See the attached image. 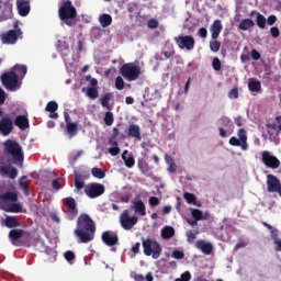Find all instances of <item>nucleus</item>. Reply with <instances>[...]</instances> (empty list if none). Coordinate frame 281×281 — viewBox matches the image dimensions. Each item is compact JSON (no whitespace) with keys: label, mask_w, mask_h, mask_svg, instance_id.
Here are the masks:
<instances>
[{"label":"nucleus","mask_w":281,"mask_h":281,"mask_svg":"<svg viewBox=\"0 0 281 281\" xmlns=\"http://www.w3.org/2000/svg\"><path fill=\"white\" fill-rule=\"evenodd\" d=\"M23 38L22 30H9L0 34L2 45H16Z\"/></svg>","instance_id":"8"},{"label":"nucleus","mask_w":281,"mask_h":281,"mask_svg":"<svg viewBox=\"0 0 281 281\" xmlns=\"http://www.w3.org/2000/svg\"><path fill=\"white\" fill-rule=\"evenodd\" d=\"M159 203H161L159 201V198H157V196H150L149 198V205H150V207H157V205H159Z\"/></svg>","instance_id":"55"},{"label":"nucleus","mask_w":281,"mask_h":281,"mask_svg":"<svg viewBox=\"0 0 281 281\" xmlns=\"http://www.w3.org/2000/svg\"><path fill=\"white\" fill-rule=\"evenodd\" d=\"M228 98L231 100H236L238 99V88H233L229 92H228Z\"/></svg>","instance_id":"54"},{"label":"nucleus","mask_w":281,"mask_h":281,"mask_svg":"<svg viewBox=\"0 0 281 281\" xmlns=\"http://www.w3.org/2000/svg\"><path fill=\"white\" fill-rule=\"evenodd\" d=\"M14 124L20 128V131H25V128H30V120L26 115H18L14 119Z\"/></svg>","instance_id":"24"},{"label":"nucleus","mask_w":281,"mask_h":281,"mask_svg":"<svg viewBox=\"0 0 281 281\" xmlns=\"http://www.w3.org/2000/svg\"><path fill=\"white\" fill-rule=\"evenodd\" d=\"M180 278L182 279V281H189L192 280V274H190L189 271H186L184 273L181 274Z\"/></svg>","instance_id":"61"},{"label":"nucleus","mask_w":281,"mask_h":281,"mask_svg":"<svg viewBox=\"0 0 281 281\" xmlns=\"http://www.w3.org/2000/svg\"><path fill=\"white\" fill-rule=\"evenodd\" d=\"M137 167L139 168L140 172L143 175H148V171L150 170V167L148 166V162L144 158L138 159Z\"/></svg>","instance_id":"39"},{"label":"nucleus","mask_w":281,"mask_h":281,"mask_svg":"<svg viewBox=\"0 0 281 281\" xmlns=\"http://www.w3.org/2000/svg\"><path fill=\"white\" fill-rule=\"evenodd\" d=\"M270 34L273 38H278V36H280V29H278L277 26H272L270 29Z\"/></svg>","instance_id":"56"},{"label":"nucleus","mask_w":281,"mask_h":281,"mask_svg":"<svg viewBox=\"0 0 281 281\" xmlns=\"http://www.w3.org/2000/svg\"><path fill=\"white\" fill-rule=\"evenodd\" d=\"M0 175L3 177H9L10 179H14L15 177H19V169L11 167L10 165L1 166Z\"/></svg>","instance_id":"20"},{"label":"nucleus","mask_w":281,"mask_h":281,"mask_svg":"<svg viewBox=\"0 0 281 281\" xmlns=\"http://www.w3.org/2000/svg\"><path fill=\"white\" fill-rule=\"evenodd\" d=\"M4 210L11 212V214H21L23 212V204L13 202Z\"/></svg>","instance_id":"34"},{"label":"nucleus","mask_w":281,"mask_h":281,"mask_svg":"<svg viewBox=\"0 0 281 281\" xmlns=\"http://www.w3.org/2000/svg\"><path fill=\"white\" fill-rule=\"evenodd\" d=\"M126 155H128V150H124L122 154L124 165L126 166V168H133V166H135V157H133V155L126 157Z\"/></svg>","instance_id":"31"},{"label":"nucleus","mask_w":281,"mask_h":281,"mask_svg":"<svg viewBox=\"0 0 281 281\" xmlns=\"http://www.w3.org/2000/svg\"><path fill=\"white\" fill-rule=\"evenodd\" d=\"M45 111H47L48 113H54L58 111V103L56 101H49L46 104Z\"/></svg>","instance_id":"44"},{"label":"nucleus","mask_w":281,"mask_h":281,"mask_svg":"<svg viewBox=\"0 0 281 281\" xmlns=\"http://www.w3.org/2000/svg\"><path fill=\"white\" fill-rule=\"evenodd\" d=\"M14 131V123L10 115H5L0 120V133L1 135L8 136Z\"/></svg>","instance_id":"17"},{"label":"nucleus","mask_w":281,"mask_h":281,"mask_svg":"<svg viewBox=\"0 0 281 281\" xmlns=\"http://www.w3.org/2000/svg\"><path fill=\"white\" fill-rule=\"evenodd\" d=\"M13 71H14V74H16L18 80H19V78H25V74H27V66L16 64L13 67Z\"/></svg>","instance_id":"33"},{"label":"nucleus","mask_w":281,"mask_h":281,"mask_svg":"<svg viewBox=\"0 0 281 281\" xmlns=\"http://www.w3.org/2000/svg\"><path fill=\"white\" fill-rule=\"evenodd\" d=\"M14 14L12 13V4L10 0H0V23L9 21Z\"/></svg>","instance_id":"13"},{"label":"nucleus","mask_w":281,"mask_h":281,"mask_svg":"<svg viewBox=\"0 0 281 281\" xmlns=\"http://www.w3.org/2000/svg\"><path fill=\"white\" fill-rule=\"evenodd\" d=\"M75 188L77 192H80L85 188V179H82V175L75 172Z\"/></svg>","instance_id":"36"},{"label":"nucleus","mask_w":281,"mask_h":281,"mask_svg":"<svg viewBox=\"0 0 281 281\" xmlns=\"http://www.w3.org/2000/svg\"><path fill=\"white\" fill-rule=\"evenodd\" d=\"M139 222V217L136 215L131 216V211L124 210L120 215V225L125 232H131L135 224Z\"/></svg>","instance_id":"9"},{"label":"nucleus","mask_w":281,"mask_h":281,"mask_svg":"<svg viewBox=\"0 0 281 281\" xmlns=\"http://www.w3.org/2000/svg\"><path fill=\"white\" fill-rule=\"evenodd\" d=\"M74 234L78 238V243L83 245L91 243L95 238V222L87 213L79 215Z\"/></svg>","instance_id":"1"},{"label":"nucleus","mask_w":281,"mask_h":281,"mask_svg":"<svg viewBox=\"0 0 281 281\" xmlns=\"http://www.w3.org/2000/svg\"><path fill=\"white\" fill-rule=\"evenodd\" d=\"M254 14L257 16L256 23H257L258 27L260 30H265V27L267 26V18H265V15H262L258 11L250 12V16H254Z\"/></svg>","instance_id":"25"},{"label":"nucleus","mask_w":281,"mask_h":281,"mask_svg":"<svg viewBox=\"0 0 281 281\" xmlns=\"http://www.w3.org/2000/svg\"><path fill=\"white\" fill-rule=\"evenodd\" d=\"M115 89H117L119 91H122V89H124V79H122L121 76L116 77L115 79Z\"/></svg>","instance_id":"49"},{"label":"nucleus","mask_w":281,"mask_h":281,"mask_svg":"<svg viewBox=\"0 0 281 281\" xmlns=\"http://www.w3.org/2000/svg\"><path fill=\"white\" fill-rule=\"evenodd\" d=\"M172 257L176 258V260H183V258H186V254L181 250H173Z\"/></svg>","instance_id":"51"},{"label":"nucleus","mask_w":281,"mask_h":281,"mask_svg":"<svg viewBox=\"0 0 281 281\" xmlns=\"http://www.w3.org/2000/svg\"><path fill=\"white\" fill-rule=\"evenodd\" d=\"M147 27L149 30H157L159 27V21L157 19H149L147 21Z\"/></svg>","instance_id":"48"},{"label":"nucleus","mask_w":281,"mask_h":281,"mask_svg":"<svg viewBox=\"0 0 281 281\" xmlns=\"http://www.w3.org/2000/svg\"><path fill=\"white\" fill-rule=\"evenodd\" d=\"M1 82L8 91H16V89H21V83H19V75L14 72V70L4 72L1 75Z\"/></svg>","instance_id":"7"},{"label":"nucleus","mask_w":281,"mask_h":281,"mask_svg":"<svg viewBox=\"0 0 281 281\" xmlns=\"http://www.w3.org/2000/svg\"><path fill=\"white\" fill-rule=\"evenodd\" d=\"M19 186L21 190H23V193L27 196V194H30V182H27V176H22L19 179Z\"/></svg>","instance_id":"32"},{"label":"nucleus","mask_w":281,"mask_h":281,"mask_svg":"<svg viewBox=\"0 0 281 281\" xmlns=\"http://www.w3.org/2000/svg\"><path fill=\"white\" fill-rule=\"evenodd\" d=\"M66 130L69 137H76V135H78V123H68Z\"/></svg>","instance_id":"40"},{"label":"nucleus","mask_w":281,"mask_h":281,"mask_svg":"<svg viewBox=\"0 0 281 281\" xmlns=\"http://www.w3.org/2000/svg\"><path fill=\"white\" fill-rule=\"evenodd\" d=\"M240 139H238L236 136H232L229 138L228 144H231V146H240Z\"/></svg>","instance_id":"57"},{"label":"nucleus","mask_w":281,"mask_h":281,"mask_svg":"<svg viewBox=\"0 0 281 281\" xmlns=\"http://www.w3.org/2000/svg\"><path fill=\"white\" fill-rule=\"evenodd\" d=\"M101 240L108 247H115V245H117V243H120V236H117V233H115V232L105 231L101 235Z\"/></svg>","instance_id":"16"},{"label":"nucleus","mask_w":281,"mask_h":281,"mask_svg":"<svg viewBox=\"0 0 281 281\" xmlns=\"http://www.w3.org/2000/svg\"><path fill=\"white\" fill-rule=\"evenodd\" d=\"M175 236V228L172 226H165L161 229V238L168 240V238H172Z\"/></svg>","instance_id":"37"},{"label":"nucleus","mask_w":281,"mask_h":281,"mask_svg":"<svg viewBox=\"0 0 281 281\" xmlns=\"http://www.w3.org/2000/svg\"><path fill=\"white\" fill-rule=\"evenodd\" d=\"M183 198L186 199L189 205H195L196 207H201V203L196 201V195L193 193L184 192Z\"/></svg>","instance_id":"35"},{"label":"nucleus","mask_w":281,"mask_h":281,"mask_svg":"<svg viewBox=\"0 0 281 281\" xmlns=\"http://www.w3.org/2000/svg\"><path fill=\"white\" fill-rule=\"evenodd\" d=\"M127 137H133L136 142H142V130L137 124H131L127 130Z\"/></svg>","instance_id":"21"},{"label":"nucleus","mask_w":281,"mask_h":281,"mask_svg":"<svg viewBox=\"0 0 281 281\" xmlns=\"http://www.w3.org/2000/svg\"><path fill=\"white\" fill-rule=\"evenodd\" d=\"M261 161L267 166V168H271L272 170L280 168V160L269 151H262Z\"/></svg>","instance_id":"14"},{"label":"nucleus","mask_w":281,"mask_h":281,"mask_svg":"<svg viewBox=\"0 0 281 281\" xmlns=\"http://www.w3.org/2000/svg\"><path fill=\"white\" fill-rule=\"evenodd\" d=\"M212 67L215 71H221V59H218V57L213 59Z\"/></svg>","instance_id":"52"},{"label":"nucleus","mask_w":281,"mask_h":281,"mask_svg":"<svg viewBox=\"0 0 281 281\" xmlns=\"http://www.w3.org/2000/svg\"><path fill=\"white\" fill-rule=\"evenodd\" d=\"M58 16L60 21H63L69 27H71V25H76L74 19L78 16V11L76 10V7H74V4L71 3V0H64L61 2V5L58 10Z\"/></svg>","instance_id":"3"},{"label":"nucleus","mask_w":281,"mask_h":281,"mask_svg":"<svg viewBox=\"0 0 281 281\" xmlns=\"http://www.w3.org/2000/svg\"><path fill=\"white\" fill-rule=\"evenodd\" d=\"M16 201H19L18 192L8 191L0 194V210H5L8 207V203H16Z\"/></svg>","instance_id":"15"},{"label":"nucleus","mask_w":281,"mask_h":281,"mask_svg":"<svg viewBox=\"0 0 281 281\" xmlns=\"http://www.w3.org/2000/svg\"><path fill=\"white\" fill-rule=\"evenodd\" d=\"M220 124L221 126H223L224 128H232V119L227 117V116H222L220 119Z\"/></svg>","instance_id":"45"},{"label":"nucleus","mask_w":281,"mask_h":281,"mask_svg":"<svg viewBox=\"0 0 281 281\" xmlns=\"http://www.w3.org/2000/svg\"><path fill=\"white\" fill-rule=\"evenodd\" d=\"M86 95H88L90 100H97V98H100V92L98 88H88Z\"/></svg>","instance_id":"42"},{"label":"nucleus","mask_w":281,"mask_h":281,"mask_svg":"<svg viewBox=\"0 0 281 281\" xmlns=\"http://www.w3.org/2000/svg\"><path fill=\"white\" fill-rule=\"evenodd\" d=\"M113 100V93L112 92H106L102 98H101V106L103 109H106L108 111H111L112 106L109 104V101Z\"/></svg>","instance_id":"30"},{"label":"nucleus","mask_w":281,"mask_h":281,"mask_svg":"<svg viewBox=\"0 0 281 281\" xmlns=\"http://www.w3.org/2000/svg\"><path fill=\"white\" fill-rule=\"evenodd\" d=\"M195 247L202 251V254H205V256H210L212 251H214V246H212L211 243H207L203 239H200L195 243Z\"/></svg>","instance_id":"19"},{"label":"nucleus","mask_w":281,"mask_h":281,"mask_svg":"<svg viewBox=\"0 0 281 281\" xmlns=\"http://www.w3.org/2000/svg\"><path fill=\"white\" fill-rule=\"evenodd\" d=\"M99 23L101 27H109L113 23V18L109 13H103L99 16Z\"/></svg>","instance_id":"29"},{"label":"nucleus","mask_w":281,"mask_h":281,"mask_svg":"<svg viewBox=\"0 0 281 281\" xmlns=\"http://www.w3.org/2000/svg\"><path fill=\"white\" fill-rule=\"evenodd\" d=\"M276 21H278V18L276 15H269L266 22L268 23V25H273Z\"/></svg>","instance_id":"62"},{"label":"nucleus","mask_w":281,"mask_h":281,"mask_svg":"<svg viewBox=\"0 0 281 281\" xmlns=\"http://www.w3.org/2000/svg\"><path fill=\"white\" fill-rule=\"evenodd\" d=\"M104 184L92 182L85 187V194L89 196V199H98V196H102L105 192Z\"/></svg>","instance_id":"10"},{"label":"nucleus","mask_w":281,"mask_h":281,"mask_svg":"<svg viewBox=\"0 0 281 281\" xmlns=\"http://www.w3.org/2000/svg\"><path fill=\"white\" fill-rule=\"evenodd\" d=\"M91 175L92 177H94V179H104L106 177V173L104 172V170L94 167L91 169Z\"/></svg>","instance_id":"41"},{"label":"nucleus","mask_w":281,"mask_h":281,"mask_svg":"<svg viewBox=\"0 0 281 281\" xmlns=\"http://www.w3.org/2000/svg\"><path fill=\"white\" fill-rule=\"evenodd\" d=\"M191 216L194 221H207V215H203V211L199 209H191Z\"/></svg>","instance_id":"38"},{"label":"nucleus","mask_w":281,"mask_h":281,"mask_svg":"<svg viewBox=\"0 0 281 281\" xmlns=\"http://www.w3.org/2000/svg\"><path fill=\"white\" fill-rule=\"evenodd\" d=\"M139 247H142V244L139 241H137L133 247H132V251L134 254H139Z\"/></svg>","instance_id":"64"},{"label":"nucleus","mask_w":281,"mask_h":281,"mask_svg":"<svg viewBox=\"0 0 281 281\" xmlns=\"http://www.w3.org/2000/svg\"><path fill=\"white\" fill-rule=\"evenodd\" d=\"M4 225L9 229H14L15 227H21V222L14 216H7L4 220Z\"/></svg>","instance_id":"28"},{"label":"nucleus","mask_w":281,"mask_h":281,"mask_svg":"<svg viewBox=\"0 0 281 281\" xmlns=\"http://www.w3.org/2000/svg\"><path fill=\"white\" fill-rule=\"evenodd\" d=\"M198 36H200V38H207V29L201 27L198 31Z\"/></svg>","instance_id":"59"},{"label":"nucleus","mask_w":281,"mask_h":281,"mask_svg":"<svg viewBox=\"0 0 281 281\" xmlns=\"http://www.w3.org/2000/svg\"><path fill=\"white\" fill-rule=\"evenodd\" d=\"M175 43L178 45L179 49H187V52H192L194 49V37L192 35H178L175 37Z\"/></svg>","instance_id":"11"},{"label":"nucleus","mask_w":281,"mask_h":281,"mask_svg":"<svg viewBox=\"0 0 281 281\" xmlns=\"http://www.w3.org/2000/svg\"><path fill=\"white\" fill-rule=\"evenodd\" d=\"M143 251L145 256H151L157 260L161 256V244L150 238H142Z\"/></svg>","instance_id":"5"},{"label":"nucleus","mask_w":281,"mask_h":281,"mask_svg":"<svg viewBox=\"0 0 281 281\" xmlns=\"http://www.w3.org/2000/svg\"><path fill=\"white\" fill-rule=\"evenodd\" d=\"M65 260H67V262H71V260H76V254L71 250H68L64 254Z\"/></svg>","instance_id":"50"},{"label":"nucleus","mask_w":281,"mask_h":281,"mask_svg":"<svg viewBox=\"0 0 281 281\" xmlns=\"http://www.w3.org/2000/svg\"><path fill=\"white\" fill-rule=\"evenodd\" d=\"M9 240L14 247H32V233L21 228H12L9 232Z\"/></svg>","instance_id":"2"},{"label":"nucleus","mask_w":281,"mask_h":281,"mask_svg":"<svg viewBox=\"0 0 281 281\" xmlns=\"http://www.w3.org/2000/svg\"><path fill=\"white\" fill-rule=\"evenodd\" d=\"M18 13L20 16H27L30 14V0H16Z\"/></svg>","instance_id":"18"},{"label":"nucleus","mask_w":281,"mask_h":281,"mask_svg":"<svg viewBox=\"0 0 281 281\" xmlns=\"http://www.w3.org/2000/svg\"><path fill=\"white\" fill-rule=\"evenodd\" d=\"M108 153H110L112 157H117V154L120 153V147H110L108 149Z\"/></svg>","instance_id":"58"},{"label":"nucleus","mask_w":281,"mask_h":281,"mask_svg":"<svg viewBox=\"0 0 281 281\" xmlns=\"http://www.w3.org/2000/svg\"><path fill=\"white\" fill-rule=\"evenodd\" d=\"M167 170L170 175H175V172H177V164L171 162Z\"/></svg>","instance_id":"60"},{"label":"nucleus","mask_w":281,"mask_h":281,"mask_svg":"<svg viewBox=\"0 0 281 281\" xmlns=\"http://www.w3.org/2000/svg\"><path fill=\"white\" fill-rule=\"evenodd\" d=\"M248 89L249 91L258 93L259 91H262V83L258 79L251 78L248 81Z\"/></svg>","instance_id":"26"},{"label":"nucleus","mask_w":281,"mask_h":281,"mask_svg":"<svg viewBox=\"0 0 281 281\" xmlns=\"http://www.w3.org/2000/svg\"><path fill=\"white\" fill-rule=\"evenodd\" d=\"M237 135L240 142H247V131H245V128H240Z\"/></svg>","instance_id":"53"},{"label":"nucleus","mask_w":281,"mask_h":281,"mask_svg":"<svg viewBox=\"0 0 281 281\" xmlns=\"http://www.w3.org/2000/svg\"><path fill=\"white\" fill-rule=\"evenodd\" d=\"M103 122L105 126H113V122H115V119L113 117V114L111 111L105 112Z\"/></svg>","instance_id":"43"},{"label":"nucleus","mask_w":281,"mask_h":281,"mask_svg":"<svg viewBox=\"0 0 281 281\" xmlns=\"http://www.w3.org/2000/svg\"><path fill=\"white\" fill-rule=\"evenodd\" d=\"M256 25V22L251 19H244L239 22L238 29L241 30V32H247V30H251Z\"/></svg>","instance_id":"27"},{"label":"nucleus","mask_w":281,"mask_h":281,"mask_svg":"<svg viewBox=\"0 0 281 281\" xmlns=\"http://www.w3.org/2000/svg\"><path fill=\"white\" fill-rule=\"evenodd\" d=\"M120 74L127 82H133L139 78L142 68L133 63H127L120 68Z\"/></svg>","instance_id":"6"},{"label":"nucleus","mask_w":281,"mask_h":281,"mask_svg":"<svg viewBox=\"0 0 281 281\" xmlns=\"http://www.w3.org/2000/svg\"><path fill=\"white\" fill-rule=\"evenodd\" d=\"M210 49L211 52H214L216 54V52H218L221 49V42L214 40L210 42Z\"/></svg>","instance_id":"47"},{"label":"nucleus","mask_w":281,"mask_h":281,"mask_svg":"<svg viewBox=\"0 0 281 281\" xmlns=\"http://www.w3.org/2000/svg\"><path fill=\"white\" fill-rule=\"evenodd\" d=\"M251 58L252 60H260V53L256 49L251 50Z\"/></svg>","instance_id":"63"},{"label":"nucleus","mask_w":281,"mask_h":281,"mask_svg":"<svg viewBox=\"0 0 281 281\" xmlns=\"http://www.w3.org/2000/svg\"><path fill=\"white\" fill-rule=\"evenodd\" d=\"M221 32H223V24L221 20H215L211 25V38L216 41V38H218L221 35Z\"/></svg>","instance_id":"23"},{"label":"nucleus","mask_w":281,"mask_h":281,"mask_svg":"<svg viewBox=\"0 0 281 281\" xmlns=\"http://www.w3.org/2000/svg\"><path fill=\"white\" fill-rule=\"evenodd\" d=\"M196 234H199V231H188L187 232L188 243H194V240H196Z\"/></svg>","instance_id":"46"},{"label":"nucleus","mask_w":281,"mask_h":281,"mask_svg":"<svg viewBox=\"0 0 281 281\" xmlns=\"http://www.w3.org/2000/svg\"><path fill=\"white\" fill-rule=\"evenodd\" d=\"M64 205H66L67 210H64L68 221H74L76 216H78V206L76 204V200L71 196L64 199Z\"/></svg>","instance_id":"12"},{"label":"nucleus","mask_w":281,"mask_h":281,"mask_svg":"<svg viewBox=\"0 0 281 281\" xmlns=\"http://www.w3.org/2000/svg\"><path fill=\"white\" fill-rule=\"evenodd\" d=\"M4 154L11 155L13 159V164L16 166H23V161H25V156L23 155V147L16 140H7L4 143Z\"/></svg>","instance_id":"4"},{"label":"nucleus","mask_w":281,"mask_h":281,"mask_svg":"<svg viewBox=\"0 0 281 281\" xmlns=\"http://www.w3.org/2000/svg\"><path fill=\"white\" fill-rule=\"evenodd\" d=\"M131 210H134L135 214L139 216H146V204L142 200H135L131 205Z\"/></svg>","instance_id":"22"}]
</instances>
